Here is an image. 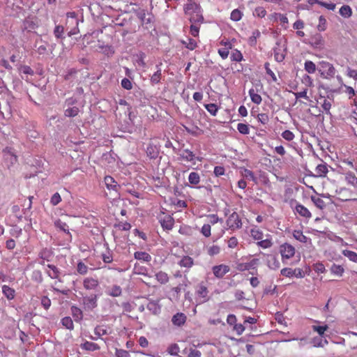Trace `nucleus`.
Segmentation results:
<instances>
[{
  "label": "nucleus",
  "instance_id": "nucleus-4",
  "mask_svg": "<svg viewBox=\"0 0 357 357\" xmlns=\"http://www.w3.org/2000/svg\"><path fill=\"white\" fill-rule=\"evenodd\" d=\"M227 225L230 229L235 230L242 227V222L236 212H233L227 220Z\"/></svg>",
  "mask_w": 357,
  "mask_h": 357
},
{
  "label": "nucleus",
  "instance_id": "nucleus-15",
  "mask_svg": "<svg viewBox=\"0 0 357 357\" xmlns=\"http://www.w3.org/2000/svg\"><path fill=\"white\" fill-rule=\"evenodd\" d=\"M178 155L181 160L186 162H193L196 158L194 153L189 149L181 150Z\"/></svg>",
  "mask_w": 357,
  "mask_h": 357
},
{
  "label": "nucleus",
  "instance_id": "nucleus-17",
  "mask_svg": "<svg viewBox=\"0 0 357 357\" xmlns=\"http://www.w3.org/2000/svg\"><path fill=\"white\" fill-rule=\"evenodd\" d=\"M184 10L186 13H190V12L195 13L201 10V7L199 4L195 3L194 1L188 0V3L185 6Z\"/></svg>",
  "mask_w": 357,
  "mask_h": 357
},
{
  "label": "nucleus",
  "instance_id": "nucleus-38",
  "mask_svg": "<svg viewBox=\"0 0 357 357\" xmlns=\"http://www.w3.org/2000/svg\"><path fill=\"white\" fill-rule=\"evenodd\" d=\"M178 264L182 267L190 268L193 265V259L189 256H185Z\"/></svg>",
  "mask_w": 357,
  "mask_h": 357
},
{
  "label": "nucleus",
  "instance_id": "nucleus-50",
  "mask_svg": "<svg viewBox=\"0 0 357 357\" xmlns=\"http://www.w3.org/2000/svg\"><path fill=\"white\" fill-rule=\"evenodd\" d=\"M250 234H251V236L254 239L258 240L259 241L260 240H261L264 237L263 232L260 229H257V228L252 229L250 231Z\"/></svg>",
  "mask_w": 357,
  "mask_h": 357
},
{
  "label": "nucleus",
  "instance_id": "nucleus-39",
  "mask_svg": "<svg viewBox=\"0 0 357 357\" xmlns=\"http://www.w3.org/2000/svg\"><path fill=\"white\" fill-rule=\"evenodd\" d=\"M315 172L318 176H325L328 172V167L326 164L318 165L315 169Z\"/></svg>",
  "mask_w": 357,
  "mask_h": 357
},
{
  "label": "nucleus",
  "instance_id": "nucleus-13",
  "mask_svg": "<svg viewBox=\"0 0 357 357\" xmlns=\"http://www.w3.org/2000/svg\"><path fill=\"white\" fill-rule=\"evenodd\" d=\"M187 320L186 315L183 312H177L173 315L172 318V324L178 327L182 326L185 324Z\"/></svg>",
  "mask_w": 357,
  "mask_h": 357
},
{
  "label": "nucleus",
  "instance_id": "nucleus-28",
  "mask_svg": "<svg viewBox=\"0 0 357 357\" xmlns=\"http://www.w3.org/2000/svg\"><path fill=\"white\" fill-rule=\"evenodd\" d=\"M135 270L137 274L144 275L149 278L153 276V271H149L148 268L144 266H135Z\"/></svg>",
  "mask_w": 357,
  "mask_h": 357
},
{
  "label": "nucleus",
  "instance_id": "nucleus-51",
  "mask_svg": "<svg viewBox=\"0 0 357 357\" xmlns=\"http://www.w3.org/2000/svg\"><path fill=\"white\" fill-rule=\"evenodd\" d=\"M261 33L259 30H255L252 36L248 39V43L251 46H254L257 43V39L260 36Z\"/></svg>",
  "mask_w": 357,
  "mask_h": 357
},
{
  "label": "nucleus",
  "instance_id": "nucleus-57",
  "mask_svg": "<svg viewBox=\"0 0 357 357\" xmlns=\"http://www.w3.org/2000/svg\"><path fill=\"white\" fill-rule=\"evenodd\" d=\"M238 131L243 135H248L250 132V128L247 124L239 123L237 125Z\"/></svg>",
  "mask_w": 357,
  "mask_h": 357
},
{
  "label": "nucleus",
  "instance_id": "nucleus-18",
  "mask_svg": "<svg viewBox=\"0 0 357 357\" xmlns=\"http://www.w3.org/2000/svg\"><path fill=\"white\" fill-rule=\"evenodd\" d=\"M295 211L301 216H303L305 218H310L312 217L310 211L305 206L301 204H296L295 206Z\"/></svg>",
  "mask_w": 357,
  "mask_h": 357
},
{
  "label": "nucleus",
  "instance_id": "nucleus-54",
  "mask_svg": "<svg viewBox=\"0 0 357 357\" xmlns=\"http://www.w3.org/2000/svg\"><path fill=\"white\" fill-rule=\"evenodd\" d=\"M305 70L310 74L314 73L316 71V66L311 61H306L304 66Z\"/></svg>",
  "mask_w": 357,
  "mask_h": 357
},
{
  "label": "nucleus",
  "instance_id": "nucleus-31",
  "mask_svg": "<svg viewBox=\"0 0 357 357\" xmlns=\"http://www.w3.org/2000/svg\"><path fill=\"white\" fill-rule=\"evenodd\" d=\"M203 21H204V17L202 15L201 10L199 12L193 13L190 18V22H191V24H199L202 23Z\"/></svg>",
  "mask_w": 357,
  "mask_h": 357
},
{
  "label": "nucleus",
  "instance_id": "nucleus-5",
  "mask_svg": "<svg viewBox=\"0 0 357 357\" xmlns=\"http://www.w3.org/2000/svg\"><path fill=\"white\" fill-rule=\"evenodd\" d=\"M280 252L282 256V259L284 261L285 259H289L294 257L295 255V248L289 244V243H283L280 246Z\"/></svg>",
  "mask_w": 357,
  "mask_h": 357
},
{
  "label": "nucleus",
  "instance_id": "nucleus-11",
  "mask_svg": "<svg viewBox=\"0 0 357 357\" xmlns=\"http://www.w3.org/2000/svg\"><path fill=\"white\" fill-rule=\"evenodd\" d=\"M214 275L218 278H222L229 271V267L225 264L214 266L212 268Z\"/></svg>",
  "mask_w": 357,
  "mask_h": 357
},
{
  "label": "nucleus",
  "instance_id": "nucleus-23",
  "mask_svg": "<svg viewBox=\"0 0 357 357\" xmlns=\"http://www.w3.org/2000/svg\"><path fill=\"white\" fill-rule=\"evenodd\" d=\"M146 307L153 314H158L161 311V307L158 301H149Z\"/></svg>",
  "mask_w": 357,
  "mask_h": 357
},
{
  "label": "nucleus",
  "instance_id": "nucleus-47",
  "mask_svg": "<svg viewBox=\"0 0 357 357\" xmlns=\"http://www.w3.org/2000/svg\"><path fill=\"white\" fill-rule=\"evenodd\" d=\"M64 28L61 25H56L54 29V35L57 39H63Z\"/></svg>",
  "mask_w": 357,
  "mask_h": 357
},
{
  "label": "nucleus",
  "instance_id": "nucleus-26",
  "mask_svg": "<svg viewBox=\"0 0 357 357\" xmlns=\"http://www.w3.org/2000/svg\"><path fill=\"white\" fill-rule=\"evenodd\" d=\"M345 180L348 184L357 188V177L351 172H348L345 174Z\"/></svg>",
  "mask_w": 357,
  "mask_h": 357
},
{
  "label": "nucleus",
  "instance_id": "nucleus-12",
  "mask_svg": "<svg viewBox=\"0 0 357 357\" xmlns=\"http://www.w3.org/2000/svg\"><path fill=\"white\" fill-rule=\"evenodd\" d=\"M262 255L266 257V264L269 268L277 270L280 268V261L275 256L272 255H266L264 253H262Z\"/></svg>",
  "mask_w": 357,
  "mask_h": 357
},
{
  "label": "nucleus",
  "instance_id": "nucleus-49",
  "mask_svg": "<svg viewBox=\"0 0 357 357\" xmlns=\"http://www.w3.org/2000/svg\"><path fill=\"white\" fill-rule=\"evenodd\" d=\"M54 226L60 230L69 234L68 225L66 222H62L61 220H56L54 222Z\"/></svg>",
  "mask_w": 357,
  "mask_h": 357
},
{
  "label": "nucleus",
  "instance_id": "nucleus-44",
  "mask_svg": "<svg viewBox=\"0 0 357 357\" xmlns=\"http://www.w3.org/2000/svg\"><path fill=\"white\" fill-rule=\"evenodd\" d=\"M61 324L69 330H73L74 328V324L72 319L70 317H65L61 319Z\"/></svg>",
  "mask_w": 357,
  "mask_h": 357
},
{
  "label": "nucleus",
  "instance_id": "nucleus-21",
  "mask_svg": "<svg viewBox=\"0 0 357 357\" xmlns=\"http://www.w3.org/2000/svg\"><path fill=\"white\" fill-rule=\"evenodd\" d=\"M146 154L150 158L155 159L158 156L159 149L155 145L149 144L146 148Z\"/></svg>",
  "mask_w": 357,
  "mask_h": 357
},
{
  "label": "nucleus",
  "instance_id": "nucleus-43",
  "mask_svg": "<svg viewBox=\"0 0 357 357\" xmlns=\"http://www.w3.org/2000/svg\"><path fill=\"white\" fill-rule=\"evenodd\" d=\"M342 254L344 256L347 257L350 261L357 263V253L356 252L351 251V250H344L342 251Z\"/></svg>",
  "mask_w": 357,
  "mask_h": 357
},
{
  "label": "nucleus",
  "instance_id": "nucleus-10",
  "mask_svg": "<svg viewBox=\"0 0 357 357\" xmlns=\"http://www.w3.org/2000/svg\"><path fill=\"white\" fill-rule=\"evenodd\" d=\"M47 267L50 269V271H46V274L51 279H56L59 280V282H62L60 278L61 271L59 268L50 264H47Z\"/></svg>",
  "mask_w": 357,
  "mask_h": 357
},
{
  "label": "nucleus",
  "instance_id": "nucleus-62",
  "mask_svg": "<svg viewBox=\"0 0 357 357\" xmlns=\"http://www.w3.org/2000/svg\"><path fill=\"white\" fill-rule=\"evenodd\" d=\"M274 57L278 62H282L284 59V54L280 52L279 48H274Z\"/></svg>",
  "mask_w": 357,
  "mask_h": 357
},
{
  "label": "nucleus",
  "instance_id": "nucleus-36",
  "mask_svg": "<svg viewBox=\"0 0 357 357\" xmlns=\"http://www.w3.org/2000/svg\"><path fill=\"white\" fill-rule=\"evenodd\" d=\"M31 278L33 281L38 284H40L43 281V274L40 270L33 271Z\"/></svg>",
  "mask_w": 357,
  "mask_h": 357
},
{
  "label": "nucleus",
  "instance_id": "nucleus-6",
  "mask_svg": "<svg viewBox=\"0 0 357 357\" xmlns=\"http://www.w3.org/2000/svg\"><path fill=\"white\" fill-rule=\"evenodd\" d=\"M83 287L87 291H96L99 287V281L95 278H85L83 280Z\"/></svg>",
  "mask_w": 357,
  "mask_h": 357
},
{
  "label": "nucleus",
  "instance_id": "nucleus-46",
  "mask_svg": "<svg viewBox=\"0 0 357 357\" xmlns=\"http://www.w3.org/2000/svg\"><path fill=\"white\" fill-rule=\"evenodd\" d=\"M331 271L333 274L335 275L342 276L344 271V269L342 266L334 264L331 267Z\"/></svg>",
  "mask_w": 357,
  "mask_h": 357
},
{
  "label": "nucleus",
  "instance_id": "nucleus-52",
  "mask_svg": "<svg viewBox=\"0 0 357 357\" xmlns=\"http://www.w3.org/2000/svg\"><path fill=\"white\" fill-rule=\"evenodd\" d=\"M206 109L213 116H215L218 111V107L217 105L214 103L206 104L204 105Z\"/></svg>",
  "mask_w": 357,
  "mask_h": 357
},
{
  "label": "nucleus",
  "instance_id": "nucleus-56",
  "mask_svg": "<svg viewBox=\"0 0 357 357\" xmlns=\"http://www.w3.org/2000/svg\"><path fill=\"white\" fill-rule=\"evenodd\" d=\"M179 351H180V348H179L178 345L176 343L170 344L169 346V347L167 348L168 354L172 356L178 355Z\"/></svg>",
  "mask_w": 357,
  "mask_h": 357
},
{
  "label": "nucleus",
  "instance_id": "nucleus-59",
  "mask_svg": "<svg viewBox=\"0 0 357 357\" xmlns=\"http://www.w3.org/2000/svg\"><path fill=\"white\" fill-rule=\"evenodd\" d=\"M326 20L323 15H321L319 17V24L317 25V29L319 31H324L326 30Z\"/></svg>",
  "mask_w": 357,
  "mask_h": 357
},
{
  "label": "nucleus",
  "instance_id": "nucleus-14",
  "mask_svg": "<svg viewBox=\"0 0 357 357\" xmlns=\"http://www.w3.org/2000/svg\"><path fill=\"white\" fill-rule=\"evenodd\" d=\"M104 181L107 188L109 190H114L115 192H117L119 188H120L117 182L114 179L113 177L110 176H106L104 178Z\"/></svg>",
  "mask_w": 357,
  "mask_h": 357
},
{
  "label": "nucleus",
  "instance_id": "nucleus-8",
  "mask_svg": "<svg viewBox=\"0 0 357 357\" xmlns=\"http://www.w3.org/2000/svg\"><path fill=\"white\" fill-rule=\"evenodd\" d=\"M309 44L314 49L321 50L324 46V40L321 34L316 33L310 38Z\"/></svg>",
  "mask_w": 357,
  "mask_h": 357
},
{
  "label": "nucleus",
  "instance_id": "nucleus-33",
  "mask_svg": "<svg viewBox=\"0 0 357 357\" xmlns=\"http://www.w3.org/2000/svg\"><path fill=\"white\" fill-rule=\"evenodd\" d=\"M154 275L155 276L157 281L160 284H166L169 281V276L165 272L159 271Z\"/></svg>",
  "mask_w": 357,
  "mask_h": 357
},
{
  "label": "nucleus",
  "instance_id": "nucleus-48",
  "mask_svg": "<svg viewBox=\"0 0 357 357\" xmlns=\"http://www.w3.org/2000/svg\"><path fill=\"white\" fill-rule=\"evenodd\" d=\"M312 328L314 331L317 332L319 336L324 337L325 331H326L328 329V325H324V326H316L313 325L312 326Z\"/></svg>",
  "mask_w": 357,
  "mask_h": 357
},
{
  "label": "nucleus",
  "instance_id": "nucleus-20",
  "mask_svg": "<svg viewBox=\"0 0 357 357\" xmlns=\"http://www.w3.org/2000/svg\"><path fill=\"white\" fill-rule=\"evenodd\" d=\"M241 174L243 178L252 181L255 183H257V178L255 176L253 172L251 170L246 168H241Z\"/></svg>",
  "mask_w": 357,
  "mask_h": 357
},
{
  "label": "nucleus",
  "instance_id": "nucleus-58",
  "mask_svg": "<svg viewBox=\"0 0 357 357\" xmlns=\"http://www.w3.org/2000/svg\"><path fill=\"white\" fill-rule=\"evenodd\" d=\"M77 271L79 274L85 275L88 272V266L80 261L77 263Z\"/></svg>",
  "mask_w": 357,
  "mask_h": 357
},
{
  "label": "nucleus",
  "instance_id": "nucleus-1",
  "mask_svg": "<svg viewBox=\"0 0 357 357\" xmlns=\"http://www.w3.org/2000/svg\"><path fill=\"white\" fill-rule=\"evenodd\" d=\"M99 294H91L83 296L82 298V305L86 311H92L98 306V300Z\"/></svg>",
  "mask_w": 357,
  "mask_h": 357
},
{
  "label": "nucleus",
  "instance_id": "nucleus-27",
  "mask_svg": "<svg viewBox=\"0 0 357 357\" xmlns=\"http://www.w3.org/2000/svg\"><path fill=\"white\" fill-rule=\"evenodd\" d=\"M293 236L299 242L301 243H307L308 241H310V238L307 237L303 234V231L301 230H294L293 232Z\"/></svg>",
  "mask_w": 357,
  "mask_h": 357
},
{
  "label": "nucleus",
  "instance_id": "nucleus-34",
  "mask_svg": "<svg viewBox=\"0 0 357 357\" xmlns=\"http://www.w3.org/2000/svg\"><path fill=\"white\" fill-rule=\"evenodd\" d=\"M2 292L8 300H12L15 297V290L7 285L2 287Z\"/></svg>",
  "mask_w": 357,
  "mask_h": 357
},
{
  "label": "nucleus",
  "instance_id": "nucleus-29",
  "mask_svg": "<svg viewBox=\"0 0 357 357\" xmlns=\"http://www.w3.org/2000/svg\"><path fill=\"white\" fill-rule=\"evenodd\" d=\"M323 99V102H320L321 106L323 108L325 113L328 115H331L330 109L331 108L332 102L331 100H328L325 97H321L320 100Z\"/></svg>",
  "mask_w": 357,
  "mask_h": 357
},
{
  "label": "nucleus",
  "instance_id": "nucleus-42",
  "mask_svg": "<svg viewBox=\"0 0 357 357\" xmlns=\"http://www.w3.org/2000/svg\"><path fill=\"white\" fill-rule=\"evenodd\" d=\"M67 17L70 18L71 20H68L67 23H70L72 25H79V20L77 18V15L75 12H68L66 13Z\"/></svg>",
  "mask_w": 357,
  "mask_h": 357
},
{
  "label": "nucleus",
  "instance_id": "nucleus-9",
  "mask_svg": "<svg viewBox=\"0 0 357 357\" xmlns=\"http://www.w3.org/2000/svg\"><path fill=\"white\" fill-rule=\"evenodd\" d=\"M3 157L5 162L8 168L15 164L17 161V155L11 151L10 149L8 148H6L4 150Z\"/></svg>",
  "mask_w": 357,
  "mask_h": 357
},
{
  "label": "nucleus",
  "instance_id": "nucleus-25",
  "mask_svg": "<svg viewBox=\"0 0 357 357\" xmlns=\"http://www.w3.org/2000/svg\"><path fill=\"white\" fill-rule=\"evenodd\" d=\"M135 259L146 262H149L151 260V256L146 252L142 251H137L134 253Z\"/></svg>",
  "mask_w": 357,
  "mask_h": 357
},
{
  "label": "nucleus",
  "instance_id": "nucleus-63",
  "mask_svg": "<svg viewBox=\"0 0 357 357\" xmlns=\"http://www.w3.org/2000/svg\"><path fill=\"white\" fill-rule=\"evenodd\" d=\"M61 202V197L59 192H55L50 199V203L52 206H56Z\"/></svg>",
  "mask_w": 357,
  "mask_h": 357
},
{
  "label": "nucleus",
  "instance_id": "nucleus-7",
  "mask_svg": "<svg viewBox=\"0 0 357 357\" xmlns=\"http://www.w3.org/2000/svg\"><path fill=\"white\" fill-rule=\"evenodd\" d=\"M159 222L164 230H172L174 225V220L170 215H165L164 217H159Z\"/></svg>",
  "mask_w": 357,
  "mask_h": 357
},
{
  "label": "nucleus",
  "instance_id": "nucleus-19",
  "mask_svg": "<svg viewBox=\"0 0 357 357\" xmlns=\"http://www.w3.org/2000/svg\"><path fill=\"white\" fill-rule=\"evenodd\" d=\"M71 314L76 322H80L83 319V312L77 306L73 305L70 307Z\"/></svg>",
  "mask_w": 357,
  "mask_h": 357
},
{
  "label": "nucleus",
  "instance_id": "nucleus-30",
  "mask_svg": "<svg viewBox=\"0 0 357 357\" xmlns=\"http://www.w3.org/2000/svg\"><path fill=\"white\" fill-rule=\"evenodd\" d=\"M106 293L110 296L118 297L121 295L122 289L119 285H113Z\"/></svg>",
  "mask_w": 357,
  "mask_h": 357
},
{
  "label": "nucleus",
  "instance_id": "nucleus-16",
  "mask_svg": "<svg viewBox=\"0 0 357 357\" xmlns=\"http://www.w3.org/2000/svg\"><path fill=\"white\" fill-rule=\"evenodd\" d=\"M161 66L162 63L156 65L157 70L151 76L150 82L152 85H155L160 82L162 78Z\"/></svg>",
  "mask_w": 357,
  "mask_h": 357
},
{
  "label": "nucleus",
  "instance_id": "nucleus-32",
  "mask_svg": "<svg viewBox=\"0 0 357 357\" xmlns=\"http://www.w3.org/2000/svg\"><path fill=\"white\" fill-rule=\"evenodd\" d=\"M312 343L314 347H324L328 342L324 337H315L312 339Z\"/></svg>",
  "mask_w": 357,
  "mask_h": 357
},
{
  "label": "nucleus",
  "instance_id": "nucleus-53",
  "mask_svg": "<svg viewBox=\"0 0 357 357\" xmlns=\"http://www.w3.org/2000/svg\"><path fill=\"white\" fill-rule=\"evenodd\" d=\"M231 60L232 61H241L243 60V55L241 52L238 50H234L231 54Z\"/></svg>",
  "mask_w": 357,
  "mask_h": 357
},
{
  "label": "nucleus",
  "instance_id": "nucleus-60",
  "mask_svg": "<svg viewBox=\"0 0 357 357\" xmlns=\"http://www.w3.org/2000/svg\"><path fill=\"white\" fill-rule=\"evenodd\" d=\"M257 245L264 248V249H266V248H271L272 245H273V243L271 241V239L269 238H266L265 240H260L259 241L257 242Z\"/></svg>",
  "mask_w": 357,
  "mask_h": 357
},
{
  "label": "nucleus",
  "instance_id": "nucleus-55",
  "mask_svg": "<svg viewBox=\"0 0 357 357\" xmlns=\"http://www.w3.org/2000/svg\"><path fill=\"white\" fill-rule=\"evenodd\" d=\"M243 14L238 9H234L231 11L230 19L232 21L238 22L242 18Z\"/></svg>",
  "mask_w": 357,
  "mask_h": 357
},
{
  "label": "nucleus",
  "instance_id": "nucleus-64",
  "mask_svg": "<svg viewBox=\"0 0 357 357\" xmlns=\"http://www.w3.org/2000/svg\"><path fill=\"white\" fill-rule=\"evenodd\" d=\"M254 15L259 17H264L266 15V10L261 6H259L255 9Z\"/></svg>",
  "mask_w": 357,
  "mask_h": 357
},
{
  "label": "nucleus",
  "instance_id": "nucleus-61",
  "mask_svg": "<svg viewBox=\"0 0 357 357\" xmlns=\"http://www.w3.org/2000/svg\"><path fill=\"white\" fill-rule=\"evenodd\" d=\"M281 275L287 278H292L295 275L294 269L290 268H284L280 271Z\"/></svg>",
  "mask_w": 357,
  "mask_h": 357
},
{
  "label": "nucleus",
  "instance_id": "nucleus-24",
  "mask_svg": "<svg viewBox=\"0 0 357 357\" xmlns=\"http://www.w3.org/2000/svg\"><path fill=\"white\" fill-rule=\"evenodd\" d=\"M81 348L84 350L94 351L100 349V347L96 343L85 341L84 343L81 344Z\"/></svg>",
  "mask_w": 357,
  "mask_h": 357
},
{
  "label": "nucleus",
  "instance_id": "nucleus-22",
  "mask_svg": "<svg viewBox=\"0 0 357 357\" xmlns=\"http://www.w3.org/2000/svg\"><path fill=\"white\" fill-rule=\"evenodd\" d=\"M53 256V252L47 248H43L38 253V257L42 260L50 261Z\"/></svg>",
  "mask_w": 357,
  "mask_h": 357
},
{
  "label": "nucleus",
  "instance_id": "nucleus-35",
  "mask_svg": "<svg viewBox=\"0 0 357 357\" xmlns=\"http://www.w3.org/2000/svg\"><path fill=\"white\" fill-rule=\"evenodd\" d=\"M248 93L251 98V100L254 103L259 105L261 102L262 99L261 96L257 93L254 89H250L248 91Z\"/></svg>",
  "mask_w": 357,
  "mask_h": 357
},
{
  "label": "nucleus",
  "instance_id": "nucleus-41",
  "mask_svg": "<svg viewBox=\"0 0 357 357\" xmlns=\"http://www.w3.org/2000/svg\"><path fill=\"white\" fill-rule=\"evenodd\" d=\"M339 13L341 16L347 18L351 15L352 10L349 6L344 5L340 8Z\"/></svg>",
  "mask_w": 357,
  "mask_h": 357
},
{
  "label": "nucleus",
  "instance_id": "nucleus-3",
  "mask_svg": "<svg viewBox=\"0 0 357 357\" xmlns=\"http://www.w3.org/2000/svg\"><path fill=\"white\" fill-rule=\"evenodd\" d=\"M208 291L206 287L203 285L202 284H200L195 291L196 295V302L198 304H202L204 303H206L208 301Z\"/></svg>",
  "mask_w": 357,
  "mask_h": 357
},
{
  "label": "nucleus",
  "instance_id": "nucleus-40",
  "mask_svg": "<svg viewBox=\"0 0 357 357\" xmlns=\"http://www.w3.org/2000/svg\"><path fill=\"white\" fill-rule=\"evenodd\" d=\"M79 109L77 107H68L64 111V114L67 117H75L79 114Z\"/></svg>",
  "mask_w": 357,
  "mask_h": 357
},
{
  "label": "nucleus",
  "instance_id": "nucleus-45",
  "mask_svg": "<svg viewBox=\"0 0 357 357\" xmlns=\"http://www.w3.org/2000/svg\"><path fill=\"white\" fill-rule=\"evenodd\" d=\"M188 181L192 185H197L200 181V176L197 172H190L188 176Z\"/></svg>",
  "mask_w": 357,
  "mask_h": 357
},
{
  "label": "nucleus",
  "instance_id": "nucleus-2",
  "mask_svg": "<svg viewBox=\"0 0 357 357\" xmlns=\"http://www.w3.org/2000/svg\"><path fill=\"white\" fill-rule=\"evenodd\" d=\"M319 70L325 78L333 77L335 74V69L333 64L324 61L319 63Z\"/></svg>",
  "mask_w": 357,
  "mask_h": 357
},
{
  "label": "nucleus",
  "instance_id": "nucleus-37",
  "mask_svg": "<svg viewBox=\"0 0 357 357\" xmlns=\"http://www.w3.org/2000/svg\"><path fill=\"white\" fill-rule=\"evenodd\" d=\"M310 199H311L312 202H313V204L318 208L321 209V210L325 208L326 204L321 197L312 195V196H311Z\"/></svg>",
  "mask_w": 357,
  "mask_h": 357
}]
</instances>
